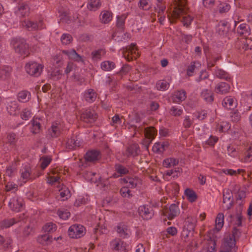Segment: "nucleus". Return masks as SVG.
<instances>
[{
    "label": "nucleus",
    "mask_w": 252,
    "mask_h": 252,
    "mask_svg": "<svg viewBox=\"0 0 252 252\" xmlns=\"http://www.w3.org/2000/svg\"><path fill=\"white\" fill-rule=\"evenodd\" d=\"M63 52L67 55L70 59H73L76 61L82 60V57L78 54L74 50H72L70 51H63Z\"/></svg>",
    "instance_id": "37998d69"
},
{
    "label": "nucleus",
    "mask_w": 252,
    "mask_h": 252,
    "mask_svg": "<svg viewBox=\"0 0 252 252\" xmlns=\"http://www.w3.org/2000/svg\"><path fill=\"white\" fill-rule=\"evenodd\" d=\"M221 59V56L212 55L209 57H207V68L211 70L212 68L215 66L216 63Z\"/></svg>",
    "instance_id": "c85d7f7f"
},
{
    "label": "nucleus",
    "mask_w": 252,
    "mask_h": 252,
    "mask_svg": "<svg viewBox=\"0 0 252 252\" xmlns=\"http://www.w3.org/2000/svg\"><path fill=\"white\" fill-rule=\"evenodd\" d=\"M237 229L235 228L232 234H228L224 236L223 239L220 252H236L237 247L236 245L235 235Z\"/></svg>",
    "instance_id": "f03ea898"
},
{
    "label": "nucleus",
    "mask_w": 252,
    "mask_h": 252,
    "mask_svg": "<svg viewBox=\"0 0 252 252\" xmlns=\"http://www.w3.org/2000/svg\"><path fill=\"white\" fill-rule=\"evenodd\" d=\"M237 32L244 37H247L250 34L249 26L245 23L240 24L237 29Z\"/></svg>",
    "instance_id": "b1692460"
},
{
    "label": "nucleus",
    "mask_w": 252,
    "mask_h": 252,
    "mask_svg": "<svg viewBox=\"0 0 252 252\" xmlns=\"http://www.w3.org/2000/svg\"><path fill=\"white\" fill-rule=\"evenodd\" d=\"M115 67V63L112 62L104 61L101 64V68L105 71H110Z\"/></svg>",
    "instance_id": "09e8293b"
},
{
    "label": "nucleus",
    "mask_w": 252,
    "mask_h": 252,
    "mask_svg": "<svg viewBox=\"0 0 252 252\" xmlns=\"http://www.w3.org/2000/svg\"><path fill=\"white\" fill-rule=\"evenodd\" d=\"M105 54V51L102 49H99L92 52V59L94 60H100L101 56Z\"/></svg>",
    "instance_id": "864d4df0"
},
{
    "label": "nucleus",
    "mask_w": 252,
    "mask_h": 252,
    "mask_svg": "<svg viewBox=\"0 0 252 252\" xmlns=\"http://www.w3.org/2000/svg\"><path fill=\"white\" fill-rule=\"evenodd\" d=\"M126 18V15L123 14L121 16L117 17L116 27L118 31L120 32V33L122 34V36H125L124 33L125 29V20Z\"/></svg>",
    "instance_id": "4468645a"
},
{
    "label": "nucleus",
    "mask_w": 252,
    "mask_h": 252,
    "mask_svg": "<svg viewBox=\"0 0 252 252\" xmlns=\"http://www.w3.org/2000/svg\"><path fill=\"white\" fill-rule=\"evenodd\" d=\"M24 205L23 199L17 196H15L10 199L8 206L13 211L19 212L23 208Z\"/></svg>",
    "instance_id": "6e6552de"
},
{
    "label": "nucleus",
    "mask_w": 252,
    "mask_h": 252,
    "mask_svg": "<svg viewBox=\"0 0 252 252\" xmlns=\"http://www.w3.org/2000/svg\"><path fill=\"white\" fill-rule=\"evenodd\" d=\"M85 227L81 224H75L70 226L68 230V235L72 239H79L86 233Z\"/></svg>",
    "instance_id": "20e7f679"
},
{
    "label": "nucleus",
    "mask_w": 252,
    "mask_h": 252,
    "mask_svg": "<svg viewBox=\"0 0 252 252\" xmlns=\"http://www.w3.org/2000/svg\"><path fill=\"white\" fill-rule=\"evenodd\" d=\"M37 242L42 246H48L53 242L52 237L48 234L38 235L36 238Z\"/></svg>",
    "instance_id": "f3484780"
},
{
    "label": "nucleus",
    "mask_w": 252,
    "mask_h": 252,
    "mask_svg": "<svg viewBox=\"0 0 252 252\" xmlns=\"http://www.w3.org/2000/svg\"><path fill=\"white\" fill-rule=\"evenodd\" d=\"M80 146V142L78 141L76 137H72L68 139L66 143V148L69 150H74L76 147Z\"/></svg>",
    "instance_id": "7c9ffc66"
},
{
    "label": "nucleus",
    "mask_w": 252,
    "mask_h": 252,
    "mask_svg": "<svg viewBox=\"0 0 252 252\" xmlns=\"http://www.w3.org/2000/svg\"><path fill=\"white\" fill-rule=\"evenodd\" d=\"M124 183L127 184V187L129 188H135L140 183V181L138 178H131L126 177L122 179Z\"/></svg>",
    "instance_id": "bb28decb"
},
{
    "label": "nucleus",
    "mask_w": 252,
    "mask_h": 252,
    "mask_svg": "<svg viewBox=\"0 0 252 252\" xmlns=\"http://www.w3.org/2000/svg\"><path fill=\"white\" fill-rule=\"evenodd\" d=\"M86 160L90 162H94L98 160L100 158V152L96 150H92L87 152L85 155Z\"/></svg>",
    "instance_id": "ddd939ff"
},
{
    "label": "nucleus",
    "mask_w": 252,
    "mask_h": 252,
    "mask_svg": "<svg viewBox=\"0 0 252 252\" xmlns=\"http://www.w3.org/2000/svg\"><path fill=\"white\" fill-rule=\"evenodd\" d=\"M57 228L56 224L52 222H49L46 223L43 227L42 229L45 232L53 233L55 232Z\"/></svg>",
    "instance_id": "ea45409f"
},
{
    "label": "nucleus",
    "mask_w": 252,
    "mask_h": 252,
    "mask_svg": "<svg viewBox=\"0 0 252 252\" xmlns=\"http://www.w3.org/2000/svg\"><path fill=\"white\" fill-rule=\"evenodd\" d=\"M18 186L12 182H8L5 185V190L6 191H15L17 190Z\"/></svg>",
    "instance_id": "e2e57ef3"
},
{
    "label": "nucleus",
    "mask_w": 252,
    "mask_h": 252,
    "mask_svg": "<svg viewBox=\"0 0 252 252\" xmlns=\"http://www.w3.org/2000/svg\"><path fill=\"white\" fill-rule=\"evenodd\" d=\"M84 97L86 101L92 103L95 100L97 97V94L94 90L89 89L85 92Z\"/></svg>",
    "instance_id": "393cba45"
},
{
    "label": "nucleus",
    "mask_w": 252,
    "mask_h": 252,
    "mask_svg": "<svg viewBox=\"0 0 252 252\" xmlns=\"http://www.w3.org/2000/svg\"><path fill=\"white\" fill-rule=\"evenodd\" d=\"M242 207L239 206V208L233 214H229L228 218L231 220H242L243 219V216L242 215Z\"/></svg>",
    "instance_id": "72a5a7b5"
},
{
    "label": "nucleus",
    "mask_w": 252,
    "mask_h": 252,
    "mask_svg": "<svg viewBox=\"0 0 252 252\" xmlns=\"http://www.w3.org/2000/svg\"><path fill=\"white\" fill-rule=\"evenodd\" d=\"M230 117L231 120L234 122H238L241 117L240 113L238 110L231 112Z\"/></svg>",
    "instance_id": "0e129e2a"
},
{
    "label": "nucleus",
    "mask_w": 252,
    "mask_h": 252,
    "mask_svg": "<svg viewBox=\"0 0 252 252\" xmlns=\"http://www.w3.org/2000/svg\"><path fill=\"white\" fill-rule=\"evenodd\" d=\"M42 64L35 62H30L26 64L25 68L27 72L31 76H39L42 71Z\"/></svg>",
    "instance_id": "39448f33"
},
{
    "label": "nucleus",
    "mask_w": 252,
    "mask_h": 252,
    "mask_svg": "<svg viewBox=\"0 0 252 252\" xmlns=\"http://www.w3.org/2000/svg\"><path fill=\"white\" fill-rule=\"evenodd\" d=\"M97 117L96 114L94 111L87 109L81 114L80 120L87 124H93L96 121Z\"/></svg>",
    "instance_id": "1a4fd4ad"
},
{
    "label": "nucleus",
    "mask_w": 252,
    "mask_h": 252,
    "mask_svg": "<svg viewBox=\"0 0 252 252\" xmlns=\"http://www.w3.org/2000/svg\"><path fill=\"white\" fill-rule=\"evenodd\" d=\"M116 231L120 236L123 238H126L130 234V231L127 226L123 223H120L117 225Z\"/></svg>",
    "instance_id": "412c9836"
},
{
    "label": "nucleus",
    "mask_w": 252,
    "mask_h": 252,
    "mask_svg": "<svg viewBox=\"0 0 252 252\" xmlns=\"http://www.w3.org/2000/svg\"><path fill=\"white\" fill-rule=\"evenodd\" d=\"M60 196L62 201L67 200L70 197V191L68 188L65 187H63L60 190Z\"/></svg>",
    "instance_id": "49530a36"
},
{
    "label": "nucleus",
    "mask_w": 252,
    "mask_h": 252,
    "mask_svg": "<svg viewBox=\"0 0 252 252\" xmlns=\"http://www.w3.org/2000/svg\"><path fill=\"white\" fill-rule=\"evenodd\" d=\"M61 40L63 44L67 45L71 42L72 37L69 34L63 33L61 36Z\"/></svg>",
    "instance_id": "5fc2aeb1"
},
{
    "label": "nucleus",
    "mask_w": 252,
    "mask_h": 252,
    "mask_svg": "<svg viewBox=\"0 0 252 252\" xmlns=\"http://www.w3.org/2000/svg\"><path fill=\"white\" fill-rule=\"evenodd\" d=\"M215 75L219 78L225 79L227 81H231L232 80L230 75L227 72L218 67H216Z\"/></svg>",
    "instance_id": "a878e982"
},
{
    "label": "nucleus",
    "mask_w": 252,
    "mask_h": 252,
    "mask_svg": "<svg viewBox=\"0 0 252 252\" xmlns=\"http://www.w3.org/2000/svg\"><path fill=\"white\" fill-rule=\"evenodd\" d=\"M222 171L225 174L234 175H236L237 174H240L241 172L243 171V170L238 169L237 170H234L230 169H223Z\"/></svg>",
    "instance_id": "338daca9"
},
{
    "label": "nucleus",
    "mask_w": 252,
    "mask_h": 252,
    "mask_svg": "<svg viewBox=\"0 0 252 252\" xmlns=\"http://www.w3.org/2000/svg\"><path fill=\"white\" fill-rule=\"evenodd\" d=\"M21 177L24 182H26L29 179L31 174V168L28 165H26L23 169L21 170Z\"/></svg>",
    "instance_id": "e433bc0d"
},
{
    "label": "nucleus",
    "mask_w": 252,
    "mask_h": 252,
    "mask_svg": "<svg viewBox=\"0 0 252 252\" xmlns=\"http://www.w3.org/2000/svg\"><path fill=\"white\" fill-rule=\"evenodd\" d=\"M165 9V6L162 4H157V6L155 8L156 12L158 13V17H159L158 20L161 25L163 24V21L165 18V16L164 15H162V13L164 12Z\"/></svg>",
    "instance_id": "2f4dec72"
},
{
    "label": "nucleus",
    "mask_w": 252,
    "mask_h": 252,
    "mask_svg": "<svg viewBox=\"0 0 252 252\" xmlns=\"http://www.w3.org/2000/svg\"><path fill=\"white\" fill-rule=\"evenodd\" d=\"M193 123V120L191 119L189 116H186L185 117L183 125L185 128H189Z\"/></svg>",
    "instance_id": "680f3d73"
},
{
    "label": "nucleus",
    "mask_w": 252,
    "mask_h": 252,
    "mask_svg": "<svg viewBox=\"0 0 252 252\" xmlns=\"http://www.w3.org/2000/svg\"><path fill=\"white\" fill-rule=\"evenodd\" d=\"M167 147L163 143H156L153 147V151L154 153L161 154L165 151V147Z\"/></svg>",
    "instance_id": "58836bf2"
},
{
    "label": "nucleus",
    "mask_w": 252,
    "mask_h": 252,
    "mask_svg": "<svg viewBox=\"0 0 252 252\" xmlns=\"http://www.w3.org/2000/svg\"><path fill=\"white\" fill-rule=\"evenodd\" d=\"M49 131L52 137H57L60 134V129L57 125H53Z\"/></svg>",
    "instance_id": "3c124183"
},
{
    "label": "nucleus",
    "mask_w": 252,
    "mask_h": 252,
    "mask_svg": "<svg viewBox=\"0 0 252 252\" xmlns=\"http://www.w3.org/2000/svg\"><path fill=\"white\" fill-rule=\"evenodd\" d=\"M138 6L143 10H147L150 8V5L148 0H140L138 2Z\"/></svg>",
    "instance_id": "052dcab7"
},
{
    "label": "nucleus",
    "mask_w": 252,
    "mask_h": 252,
    "mask_svg": "<svg viewBox=\"0 0 252 252\" xmlns=\"http://www.w3.org/2000/svg\"><path fill=\"white\" fill-rule=\"evenodd\" d=\"M100 20L102 23L104 24L108 23L111 21L112 18V13L107 11L102 12Z\"/></svg>",
    "instance_id": "a18cd8bd"
},
{
    "label": "nucleus",
    "mask_w": 252,
    "mask_h": 252,
    "mask_svg": "<svg viewBox=\"0 0 252 252\" xmlns=\"http://www.w3.org/2000/svg\"><path fill=\"white\" fill-rule=\"evenodd\" d=\"M236 100L231 96H226L222 101V106L228 109H233L237 106Z\"/></svg>",
    "instance_id": "6ab92c4d"
},
{
    "label": "nucleus",
    "mask_w": 252,
    "mask_h": 252,
    "mask_svg": "<svg viewBox=\"0 0 252 252\" xmlns=\"http://www.w3.org/2000/svg\"><path fill=\"white\" fill-rule=\"evenodd\" d=\"M215 242H208L207 246L204 249V252H215Z\"/></svg>",
    "instance_id": "13d9d810"
},
{
    "label": "nucleus",
    "mask_w": 252,
    "mask_h": 252,
    "mask_svg": "<svg viewBox=\"0 0 252 252\" xmlns=\"http://www.w3.org/2000/svg\"><path fill=\"white\" fill-rule=\"evenodd\" d=\"M185 194L187 196L188 199L191 202H194L197 199L196 193L190 189H187L185 191Z\"/></svg>",
    "instance_id": "c03bdc74"
},
{
    "label": "nucleus",
    "mask_w": 252,
    "mask_h": 252,
    "mask_svg": "<svg viewBox=\"0 0 252 252\" xmlns=\"http://www.w3.org/2000/svg\"><path fill=\"white\" fill-rule=\"evenodd\" d=\"M111 248L117 251L125 252L126 247L124 242L119 239H115L110 242Z\"/></svg>",
    "instance_id": "2eb2a0df"
},
{
    "label": "nucleus",
    "mask_w": 252,
    "mask_h": 252,
    "mask_svg": "<svg viewBox=\"0 0 252 252\" xmlns=\"http://www.w3.org/2000/svg\"><path fill=\"white\" fill-rule=\"evenodd\" d=\"M223 208L226 210H229L231 208L233 204V195L231 191L226 189L223 192Z\"/></svg>",
    "instance_id": "9d476101"
},
{
    "label": "nucleus",
    "mask_w": 252,
    "mask_h": 252,
    "mask_svg": "<svg viewBox=\"0 0 252 252\" xmlns=\"http://www.w3.org/2000/svg\"><path fill=\"white\" fill-rule=\"evenodd\" d=\"M41 163L40 167L42 168V169H45L48 165L50 164L51 162L52 159L48 157H43L41 158Z\"/></svg>",
    "instance_id": "4d7b16f0"
},
{
    "label": "nucleus",
    "mask_w": 252,
    "mask_h": 252,
    "mask_svg": "<svg viewBox=\"0 0 252 252\" xmlns=\"http://www.w3.org/2000/svg\"><path fill=\"white\" fill-rule=\"evenodd\" d=\"M169 86V84L165 80L158 81L156 84L158 90L164 91L166 90Z\"/></svg>",
    "instance_id": "603ef678"
},
{
    "label": "nucleus",
    "mask_w": 252,
    "mask_h": 252,
    "mask_svg": "<svg viewBox=\"0 0 252 252\" xmlns=\"http://www.w3.org/2000/svg\"><path fill=\"white\" fill-rule=\"evenodd\" d=\"M138 212L142 218L145 220L151 219L154 215L152 207L145 205L140 206L138 209Z\"/></svg>",
    "instance_id": "0eeeda50"
},
{
    "label": "nucleus",
    "mask_w": 252,
    "mask_h": 252,
    "mask_svg": "<svg viewBox=\"0 0 252 252\" xmlns=\"http://www.w3.org/2000/svg\"><path fill=\"white\" fill-rule=\"evenodd\" d=\"M17 170V163L15 161L12 162L11 164L7 167L5 174L9 177L14 175Z\"/></svg>",
    "instance_id": "4c0bfd02"
},
{
    "label": "nucleus",
    "mask_w": 252,
    "mask_h": 252,
    "mask_svg": "<svg viewBox=\"0 0 252 252\" xmlns=\"http://www.w3.org/2000/svg\"><path fill=\"white\" fill-rule=\"evenodd\" d=\"M157 130L154 127H149L145 128L144 134L145 138L143 140L142 144L146 150L148 149L149 145L152 143L153 139L157 134Z\"/></svg>",
    "instance_id": "423d86ee"
},
{
    "label": "nucleus",
    "mask_w": 252,
    "mask_h": 252,
    "mask_svg": "<svg viewBox=\"0 0 252 252\" xmlns=\"http://www.w3.org/2000/svg\"><path fill=\"white\" fill-rule=\"evenodd\" d=\"M30 93L27 91H23L18 93V97L19 101L26 102L30 98Z\"/></svg>",
    "instance_id": "79ce46f5"
},
{
    "label": "nucleus",
    "mask_w": 252,
    "mask_h": 252,
    "mask_svg": "<svg viewBox=\"0 0 252 252\" xmlns=\"http://www.w3.org/2000/svg\"><path fill=\"white\" fill-rule=\"evenodd\" d=\"M186 97V91L184 90H182L177 91L174 93L172 96V99L174 102L179 103L185 100Z\"/></svg>",
    "instance_id": "4be33fe9"
},
{
    "label": "nucleus",
    "mask_w": 252,
    "mask_h": 252,
    "mask_svg": "<svg viewBox=\"0 0 252 252\" xmlns=\"http://www.w3.org/2000/svg\"><path fill=\"white\" fill-rule=\"evenodd\" d=\"M230 85L225 82L219 83L215 88V91L217 93L226 94L229 91Z\"/></svg>",
    "instance_id": "cd10ccee"
},
{
    "label": "nucleus",
    "mask_w": 252,
    "mask_h": 252,
    "mask_svg": "<svg viewBox=\"0 0 252 252\" xmlns=\"http://www.w3.org/2000/svg\"><path fill=\"white\" fill-rule=\"evenodd\" d=\"M24 26L29 31H35L38 29H41L42 25V21H40L38 23L36 22L27 20L24 21Z\"/></svg>",
    "instance_id": "aec40b11"
},
{
    "label": "nucleus",
    "mask_w": 252,
    "mask_h": 252,
    "mask_svg": "<svg viewBox=\"0 0 252 252\" xmlns=\"http://www.w3.org/2000/svg\"><path fill=\"white\" fill-rule=\"evenodd\" d=\"M115 171L117 173L119 174L120 176L126 175L129 172L128 170L120 164H116L115 165Z\"/></svg>",
    "instance_id": "de8ad7c7"
},
{
    "label": "nucleus",
    "mask_w": 252,
    "mask_h": 252,
    "mask_svg": "<svg viewBox=\"0 0 252 252\" xmlns=\"http://www.w3.org/2000/svg\"><path fill=\"white\" fill-rule=\"evenodd\" d=\"M15 13L19 16L25 17L28 16L30 13V7L26 3L20 4L15 11Z\"/></svg>",
    "instance_id": "dca6fc26"
},
{
    "label": "nucleus",
    "mask_w": 252,
    "mask_h": 252,
    "mask_svg": "<svg viewBox=\"0 0 252 252\" xmlns=\"http://www.w3.org/2000/svg\"><path fill=\"white\" fill-rule=\"evenodd\" d=\"M201 97L207 102H211L214 100L213 93L211 91L207 89L202 92Z\"/></svg>",
    "instance_id": "f704fd0d"
},
{
    "label": "nucleus",
    "mask_w": 252,
    "mask_h": 252,
    "mask_svg": "<svg viewBox=\"0 0 252 252\" xmlns=\"http://www.w3.org/2000/svg\"><path fill=\"white\" fill-rule=\"evenodd\" d=\"M241 161L245 163H249L252 161V145L246 149Z\"/></svg>",
    "instance_id": "473e14b6"
},
{
    "label": "nucleus",
    "mask_w": 252,
    "mask_h": 252,
    "mask_svg": "<svg viewBox=\"0 0 252 252\" xmlns=\"http://www.w3.org/2000/svg\"><path fill=\"white\" fill-rule=\"evenodd\" d=\"M13 47L15 52L24 57H28L30 54L29 45L23 39H16L13 42Z\"/></svg>",
    "instance_id": "7ed1b4c3"
},
{
    "label": "nucleus",
    "mask_w": 252,
    "mask_h": 252,
    "mask_svg": "<svg viewBox=\"0 0 252 252\" xmlns=\"http://www.w3.org/2000/svg\"><path fill=\"white\" fill-rule=\"evenodd\" d=\"M101 5L100 0H90L87 7L91 11H96L99 9Z\"/></svg>",
    "instance_id": "c9c22d12"
},
{
    "label": "nucleus",
    "mask_w": 252,
    "mask_h": 252,
    "mask_svg": "<svg viewBox=\"0 0 252 252\" xmlns=\"http://www.w3.org/2000/svg\"><path fill=\"white\" fill-rule=\"evenodd\" d=\"M58 215L60 218L62 220H67L70 216V213L67 210H58Z\"/></svg>",
    "instance_id": "bf43d9fd"
},
{
    "label": "nucleus",
    "mask_w": 252,
    "mask_h": 252,
    "mask_svg": "<svg viewBox=\"0 0 252 252\" xmlns=\"http://www.w3.org/2000/svg\"><path fill=\"white\" fill-rule=\"evenodd\" d=\"M120 193L124 197L129 198L132 196V194L131 193V190L127 187H124L121 188L120 190Z\"/></svg>",
    "instance_id": "6e6d98bb"
},
{
    "label": "nucleus",
    "mask_w": 252,
    "mask_h": 252,
    "mask_svg": "<svg viewBox=\"0 0 252 252\" xmlns=\"http://www.w3.org/2000/svg\"><path fill=\"white\" fill-rule=\"evenodd\" d=\"M179 214V208L175 204H171L169 209H167L163 212V214L168 219L172 220Z\"/></svg>",
    "instance_id": "f8f14e48"
},
{
    "label": "nucleus",
    "mask_w": 252,
    "mask_h": 252,
    "mask_svg": "<svg viewBox=\"0 0 252 252\" xmlns=\"http://www.w3.org/2000/svg\"><path fill=\"white\" fill-rule=\"evenodd\" d=\"M139 147L137 144H133L127 148L126 152L127 153V156H137L140 152Z\"/></svg>",
    "instance_id": "c756f323"
},
{
    "label": "nucleus",
    "mask_w": 252,
    "mask_h": 252,
    "mask_svg": "<svg viewBox=\"0 0 252 252\" xmlns=\"http://www.w3.org/2000/svg\"><path fill=\"white\" fill-rule=\"evenodd\" d=\"M230 6L229 4L226 3H220L219 6V11L220 13H224L227 12L230 9Z\"/></svg>",
    "instance_id": "774afa93"
},
{
    "label": "nucleus",
    "mask_w": 252,
    "mask_h": 252,
    "mask_svg": "<svg viewBox=\"0 0 252 252\" xmlns=\"http://www.w3.org/2000/svg\"><path fill=\"white\" fill-rule=\"evenodd\" d=\"M32 128L31 131L33 134H37L39 133L41 128V125L38 121H37V118H33L31 121Z\"/></svg>",
    "instance_id": "a19ab883"
},
{
    "label": "nucleus",
    "mask_w": 252,
    "mask_h": 252,
    "mask_svg": "<svg viewBox=\"0 0 252 252\" xmlns=\"http://www.w3.org/2000/svg\"><path fill=\"white\" fill-rule=\"evenodd\" d=\"M32 113L31 110L28 108L24 109L21 112L20 116L23 120H28L30 118L32 117Z\"/></svg>",
    "instance_id": "8fccbe9b"
},
{
    "label": "nucleus",
    "mask_w": 252,
    "mask_h": 252,
    "mask_svg": "<svg viewBox=\"0 0 252 252\" xmlns=\"http://www.w3.org/2000/svg\"><path fill=\"white\" fill-rule=\"evenodd\" d=\"M183 113V110L178 109L176 106H172L170 109V114L174 116H180Z\"/></svg>",
    "instance_id": "69168bd1"
},
{
    "label": "nucleus",
    "mask_w": 252,
    "mask_h": 252,
    "mask_svg": "<svg viewBox=\"0 0 252 252\" xmlns=\"http://www.w3.org/2000/svg\"><path fill=\"white\" fill-rule=\"evenodd\" d=\"M229 31V24L227 22L220 21L217 27V32L220 35H226Z\"/></svg>",
    "instance_id": "a211bd4d"
},
{
    "label": "nucleus",
    "mask_w": 252,
    "mask_h": 252,
    "mask_svg": "<svg viewBox=\"0 0 252 252\" xmlns=\"http://www.w3.org/2000/svg\"><path fill=\"white\" fill-rule=\"evenodd\" d=\"M173 2L175 7L171 15L172 20L170 19V16L168 15L170 22L173 23L176 19L179 18L181 16H183L182 22L184 26H188L190 24L192 19L189 15L185 16L188 10L187 5V0H173Z\"/></svg>",
    "instance_id": "f257e3e1"
},
{
    "label": "nucleus",
    "mask_w": 252,
    "mask_h": 252,
    "mask_svg": "<svg viewBox=\"0 0 252 252\" xmlns=\"http://www.w3.org/2000/svg\"><path fill=\"white\" fill-rule=\"evenodd\" d=\"M12 70V68L9 66L0 67V80L5 81L8 79L10 76Z\"/></svg>",
    "instance_id": "5701e85b"
},
{
    "label": "nucleus",
    "mask_w": 252,
    "mask_h": 252,
    "mask_svg": "<svg viewBox=\"0 0 252 252\" xmlns=\"http://www.w3.org/2000/svg\"><path fill=\"white\" fill-rule=\"evenodd\" d=\"M252 41L250 39L247 37L238 38L236 42V47L238 48H242L244 51L251 49Z\"/></svg>",
    "instance_id": "9b49d317"
}]
</instances>
